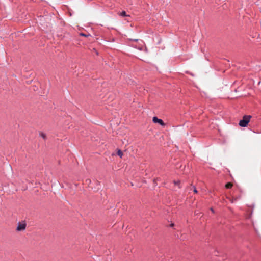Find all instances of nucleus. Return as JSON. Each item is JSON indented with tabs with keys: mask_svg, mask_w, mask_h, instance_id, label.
<instances>
[{
	"mask_svg": "<svg viewBox=\"0 0 261 261\" xmlns=\"http://www.w3.org/2000/svg\"><path fill=\"white\" fill-rule=\"evenodd\" d=\"M250 118L251 116L249 115H245L243 117V119L241 120L239 122L240 126L242 127H246L248 125Z\"/></svg>",
	"mask_w": 261,
	"mask_h": 261,
	"instance_id": "nucleus-1",
	"label": "nucleus"
},
{
	"mask_svg": "<svg viewBox=\"0 0 261 261\" xmlns=\"http://www.w3.org/2000/svg\"><path fill=\"white\" fill-rule=\"evenodd\" d=\"M26 226H27L26 223L24 222H19L17 224V227L16 228V230L17 231H23L25 229Z\"/></svg>",
	"mask_w": 261,
	"mask_h": 261,
	"instance_id": "nucleus-2",
	"label": "nucleus"
},
{
	"mask_svg": "<svg viewBox=\"0 0 261 261\" xmlns=\"http://www.w3.org/2000/svg\"><path fill=\"white\" fill-rule=\"evenodd\" d=\"M152 121L154 123H158L162 126H165V123L162 119H158L156 117H153Z\"/></svg>",
	"mask_w": 261,
	"mask_h": 261,
	"instance_id": "nucleus-3",
	"label": "nucleus"
},
{
	"mask_svg": "<svg viewBox=\"0 0 261 261\" xmlns=\"http://www.w3.org/2000/svg\"><path fill=\"white\" fill-rule=\"evenodd\" d=\"M39 135H40V136L41 137H42L43 139L45 140L46 139V135L44 133H43L42 132H40Z\"/></svg>",
	"mask_w": 261,
	"mask_h": 261,
	"instance_id": "nucleus-4",
	"label": "nucleus"
},
{
	"mask_svg": "<svg viewBox=\"0 0 261 261\" xmlns=\"http://www.w3.org/2000/svg\"><path fill=\"white\" fill-rule=\"evenodd\" d=\"M225 187L227 189H230L232 187V184L231 182H228L226 185Z\"/></svg>",
	"mask_w": 261,
	"mask_h": 261,
	"instance_id": "nucleus-5",
	"label": "nucleus"
},
{
	"mask_svg": "<svg viewBox=\"0 0 261 261\" xmlns=\"http://www.w3.org/2000/svg\"><path fill=\"white\" fill-rule=\"evenodd\" d=\"M119 15L121 16L124 17V16H128L129 15H127L125 12V11H123L121 13L119 14Z\"/></svg>",
	"mask_w": 261,
	"mask_h": 261,
	"instance_id": "nucleus-6",
	"label": "nucleus"
},
{
	"mask_svg": "<svg viewBox=\"0 0 261 261\" xmlns=\"http://www.w3.org/2000/svg\"><path fill=\"white\" fill-rule=\"evenodd\" d=\"M174 184L175 185H177L178 186V188H180V181L179 180H178V181H174Z\"/></svg>",
	"mask_w": 261,
	"mask_h": 261,
	"instance_id": "nucleus-7",
	"label": "nucleus"
},
{
	"mask_svg": "<svg viewBox=\"0 0 261 261\" xmlns=\"http://www.w3.org/2000/svg\"><path fill=\"white\" fill-rule=\"evenodd\" d=\"M117 154L120 157L122 158L123 155V153L120 150H118L117 151Z\"/></svg>",
	"mask_w": 261,
	"mask_h": 261,
	"instance_id": "nucleus-8",
	"label": "nucleus"
},
{
	"mask_svg": "<svg viewBox=\"0 0 261 261\" xmlns=\"http://www.w3.org/2000/svg\"><path fill=\"white\" fill-rule=\"evenodd\" d=\"M80 35L81 36H88L89 35H86V34H85L84 33H80Z\"/></svg>",
	"mask_w": 261,
	"mask_h": 261,
	"instance_id": "nucleus-9",
	"label": "nucleus"
},
{
	"mask_svg": "<svg viewBox=\"0 0 261 261\" xmlns=\"http://www.w3.org/2000/svg\"><path fill=\"white\" fill-rule=\"evenodd\" d=\"M194 193H197V190H196V188H194Z\"/></svg>",
	"mask_w": 261,
	"mask_h": 261,
	"instance_id": "nucleus-10",
	"label": "nucleus"
},
{
	"mask_svg": "<svg viewBox=\"0 0 261 261\" xmlns=\"http://www.w3.org/2000/svg\"><path fill=\"white\" fill-rule=\"evenodd\" d=\"M211 211H212V212H214V210L212 208H211Z\"/></svg>",
	"mask_w": 261,
	"mask_h": 261,
	"instance_id": "nucleus-11",
	"label": "nucleus"
},
{
	"mask_svg": "<svg viewBox=\"0 0 261 261\" xmlns=\"http://www.w3.org/2000/svg\"><path fill=\"white\" fill-rule=\"evenodd\" d=\"M173 226V224H171V226H172V227Z\"/></svg>",
	"mask_w": 261,
	"mask_h": 261,
	"instance_id": "nucleus-12",
	"label": "nucleus"
}]
</instances>
